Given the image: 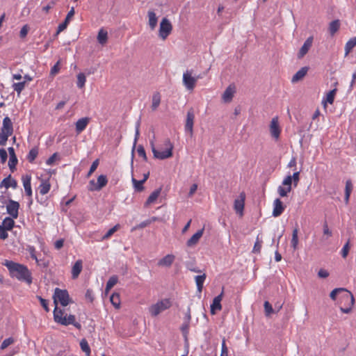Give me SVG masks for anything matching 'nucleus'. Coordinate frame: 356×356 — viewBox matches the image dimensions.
I'll list each match as a JSON object with an SVG mask.
<instances>
[{"instance_id":"nucleus-3","label":"nucleus","mask_w":356,"mask_h":356,"mask_svg":"<svg viewBox=\"0 0 356 356\" xmlns=\"http://www.w3.org/2000/svg\"><path fill=\"white\" fill-rule=\"evenodd\" d=\"M53 314L54 320L58 324L65 326L72 325L79 330L81 328V325L76 321L75 316L73 314L68 315L65 309H61L58 306H55Z\"/></svg>"},{"instance_id":"nucleus-17","label":"nucleus","mask_w":356,"mask_h":356,"mask_svg":"<svg viewBox=\"0 0 356 356\" xmlns=\"http://www.w3.org/2000/svg\"><path fill=\"white\" fill-rule=\"evenodd\" d=\"M313 38L309 37L304 42L303 45L300 48L299 52L298 53V58H303L309 50L310 47L312 45Z\"/></svg>"},{"instance_id":"nucleus-25","label":"nucleus","mask_w":356,"mask_h":356,"mask_svg":"<svg viewBox=\"0 0 356 356\" xmlns=\"http://www.w3.org/2000/svg\"><path fill=\"white\" fill-rule=\"evenodd\" d=\"M161 190H162V188L160 187V188L156 189L155 191H154L149 195L148 198L147 199L145 204V206H148V205H150V204L154 203L156 202V200H157V198L159 197V196L160 195Z\"/></svg>"},{"instance_id":"nucleus-47","label":"nucleus","mask_w":356,"mask_h":356,"mask_svg":"<svg viewBox=\"0 0 356 356\" xmlns=\"http://www.w3.org/2000/svg\"><path fill=\"white\" fill-rule=\"evenodd\" d=\"M155 220H156V218L154 217V218H152V220H147L143 221V222H140V224H138V225H136V227H133L131 231L133 232L137 229H143V228L148 226L152 222L155 221Z\"/></svg>"},{"instance_id":"nucleus-41","label":"nucleus","mask_w":356,"mask_h":356,"mask_svg":"<svg viewBox=\"0 0 356 356\" xmlns=\"http://www.w3.org/2000/svg\"><path fill=\"white\" fill-rule=\"evenodd\" d=\"M38 154V148L37 147H35L32 148L28 155H27V159L30 163H33Z\"/></svg>"},{"instance_id":"nucleus-50","label":"nucleus","mask_w":356,"mask_h":356,"mask_svg":"<svg viewBox=\"0 0 356 356\" xmlns=\"http://www.w3.org/2000/svg\"><path fill=\"white\" fill-rule=\"evenodd\" d=\"M342 291H345V288H336L331 291L330 293V297L332 300H335L337 298V296L338 294H341Z\"/></svg>"},{"instance_id":"nucleus-7","label":"nucleus","mask_w":356,"mask_h":356,"mask_svg":"<svg viewBox=\"0 0 356 356\" xmlns=\"http://www.w3.org/2000/svg\"><path fill=\"white\" fill-rule=\"evenodd\" d=\"M268 129L273 139L276 142L278 141L282 131L278 116H275L271 120Z\"/></svg>"},{"instance_id":"nucleus-54","label":"nucleus","mask_w":356,"mask_h":356,"mask_svg":"<svg viewBox=\"0 0 356 356\" xmlns=\"http://www.w3.org/2000/svg\"><path fill=\"white\" fill-rule=\"evenodd\" d=\"M292 184H293V182L292 181V179L291 178V175H287L283 180L282 185L284 187L292 189Z\"/></svg>"},{"instance_id":"nucleus-56","label":"nucleus","mask_w":356,"mask_h":356,"mask_svg":"<svg viewBox=\"0 0 356 356\" xmlns=\"http://www.w3.org/2000/svg\"><path fill=\"white\" fill-rule=\"evenodd\" d=\"M291 178L292 179V181L293 182V186L295 187H296L300 181V172L299 171L295 172L293 174V175H291Z\"/></svg>"},{"instance_id":"nucleus-32","label":"nucleus","mask_w":356,"mask_h":356,"mask_svg":"<svg viewBox=\"0 0 356 356\" xmlns=\"http://www.w3.org/2000/svg\"><path fill=\"white\" fill-rule=\"evenodd\" d=\"M356 46V36L350 38L345 45V56H347Z\"/></svg>"},{"instance_id":"nucleus-58","label":"nucleus","mask_w":356,"mask_h":356,"mask_svg":"<svg viewBox=\"0 0 356 356\" xmlns=\"http://www.w3.org/2000/svg\"><path fill=\"white\" fill-rule=\"evenodd\" d=\"M353 188V186L350 179H348L346 181V187H345V193L346 194H351Z\"/></svg>"},{"instance_id":"nucleus-12","label":"nucleus","mask_w":356,"mask_h":356,"mask_svg":"<svg viewBox=\"0 0 356 356\" xmlns=\"http://www.w3.org/2000/svg\"><path fill=\"white\" fill-rule=\"evenodd\" d=\"M74 8L72 7L68 12L64 22L58 25L56 31V35H58L60 32L63 31L67 27L71 19L74 17Z\"/></svg>"},{"instance_id":"nucleus-45","label":"nucleus","mask_w":356,"mask_h":356,"mask_svg":"<svg viewBox=\"0 0 356 356\" xmlns=\"http://www.w3.org/2000/svg\"><path fill=\"white\" fill-rule=\"evenodd\" d=\"M26 250L29 253L31 257L38 263V257L36 255L35 248L33 245H28L26 247Z\"/></svg>"},{"instance_id":"nucleus-51","label":"nucleus","mask_w":356,"mask_h":356,"mask_svg":"<svg viewBox=\"0 0 356 356\" xmlns=\"http://www.w3.org/2000/svg\"><path fill=\"white\" fill-rule=\"evenodd\" d=\"M337 92V89L331 90L327 94L326 97V101L325 102H327L330 104H332L334 102V96Z\"/></svg>"},{"instance_id":"nucleus-27","label":"nucleus","mask_w":356,"mask_h":356,"mask_svg":"<svg viewBox=\"0 0 356 356\" xmlns=\"http://www.w3.org/2000/svg\"><path fill=\"white\" fill-rule=\"evenodd\" d=\"M284 302L282 299L275 303L274 307L268 302V316L277 313L282 307Z\"/></svg>"},{"instance_id":"nucleus-38","label":"nucleus","mask_w":356,"mask_h":356,"mask_svg":"<svg viewBox=\"0 0 356 356\" xmlns=\"http://www.w3.org/2000/svg\"><path fill=\"white\" fill-rule=\"evenodd\" d=\"M118 281V277L116 275L111 276L106 285V292L109 291L117 283Z\"/></svg>"},{"instance_id":"nucleus-16","label":"nucleus","mask_w":356,"mask_h":356,"mask_svg":"<svg viewBox=\"0 0 356 356\" xmlns=\"http://www.w3.org/2000/svg\"><path fill=\"white\" fill-rule=\"evenodd\" d=\"M341 303L348 302V305L353 307L355 303V298L351 292L345 289V291H342L341 295L339 297Z\"/></svg>"},{"instance_id":"nucleus-18","label":"nucleus","mask_w":356,"mask_h":356,"mask_svg":"<svg viewBox=\"0 0 356 356\" xmlns=\"http://www.w3.org/2000/svg\"><path fill=\"white\" fill-rule=\"evenodd\" d=\"M204 228H202L195 233L186 242L188 247H193L197 244L204 234Z\"/></svg>"},{"instance_id":"nucleus-11","label":"nucleus","mask_w":356,"mask_h":356,"mask_svg":"<svg viewBox=\"0 0 356 356\" xmlns=\"http://www.w3.org/2000/svg\"><path fill=\"white\" fill-rule=\"evenodd\" d=\"M223 296V291L215 297L213 300V302L211 305V314H216L217 311H220L222 309L221 301Z\"/></svg>"},{"instance_id":"nucleus-35","label":"nucleus","mask_w":356,"mask_h":356,"mask_svg":"<svg viewBox=\"0 0 356 356\" xmlns=\"http://www.w3.org/2000/svg\"><path fill=\"white\" fill-rule=\"evenodd\" d=\"M195 280L197 290L199 291V292H201L203 288L204 282L206 280V274L204 273L203 275H197L195 276Z\"/></svg>"},{"instance_id":"nucleus-5","label":"nucleus","mask_w":356,"mask_h":356,"mask_svg":"<svg viewBox=\"0 0 356 356\" xmlns=\"http://www.w3.org/2000/svg\"><path fill=\"white\" fill-rule=\"evenodd\" d=\"M202 78L201 76H193V70H186L183 74V84L185 88L190 91H193L195 88L197 81L199 79Z\"/></svg>"},{"instance_id":"nucleus-61","label":"nucleus","mask_w":356,"mask_h":356,"mask_svg":"<svg viewBox=\"0 0 356 356\" xmlns=\"http://www.w3.org/2000/svg\"><path fill=\"white\" fill-rule=\"evenodd\" d=\"M220 356H228V349L226 346L225 339H223L222 341L221 353Z\"/></svg>"},{"instance_id":"nucleus-31","label":"nucleus","mask_w":356,"mask_h":356,"mask_svg":"<svg viewBox=\"0 0 356 356\" xmlns=\"http://www.w3.org/2000/svg\"><path fill=\"white\" fill-rule=\"evenodd\" d=\"M108 179L105 175H99L97 177V186L92 188V189H96V191H100L102 188L106 186Z\"/></svg>"},{"instance_id":"nucleus-4","label":"nucleus","mask_w":356,"mask_h":356,"mask_svg":"<svg viewBox=\"0 0 356 356\" xmlns=\"http://www.w3.org/2000/svg\"><path fill=\"white\" fill-rule=\"evenodd\" d=\"M171 306V300L169 298H164L149 306L148 311L152 317H156L161 312L169 309Z\"/></svg>"},{"instance_id":"nucleus-39","label":"nucleus","mask_w":356,"mask_h":356,"mask_svg":"<svg viewBox=\"0 0 356 356\" xmlns=\"http://www.w3.org/2000/svg\"><path fill=\"white\" fill-rule=\"evenodd\" d=\"M110 300L112 305L116 308L118 309L120 307V294L117 293H114L111 295L110 298Z\"/></svg>"},{"instance_id":"nucleus-59","label":"nucleus","mask_w":356,"mask_h":356,"mask_svg":"<svg viewBox=\"0 0 356 356\" xmlns=\"http://www.w3.org/2000/svg\"><path fill=\"white\" fill-rule=\"evenodd\" d=\"M60 71V60H58L51 69L50 74L52 76H55Z\"/></svg>"},{"instance_id":"nucleus-2","label":"nucleus","mask_w":356,"mask_h":356,"mask_svg":"<svg viewBox=\"0 0 356 356\" xmlns=\"http://www.w3.org/2000/svg\"><path fill=\"white\" fill-rule=\"evenodd\" d=\"M150 146L154 157L164 160L172 156L173 144L168 138H164L156 147L153 140H150Z\"/></svg>"},{"instance_id":"nucleus-34","label":"nucleus","mask_w":356,"mask_h":356,"mask_svg":"<svg viewBox=\"0 0 356 356\" xmlns=\"http://www.w3.org/2000/svg\"><path fill=\"white\" fill-rule=\"evenodd\" d=\"M108 40V33L106 31H105L103 29H101L99 31L98 35H97V40L99 43L101 44H104L106 43Z\"/></svg>"},{"instance_id":"nucleus-26","label":"nucleus","mask_w":356,"mask_h":356,"mask_svg":"<svg viewBox=\"0 0 356 356\" xmlns=\"http://www.w3.org/2000/svg\"><path fill=\"white\" fill-rule=\"evenodd\" d=\"M4 186L6 188L12 187L15 188L17 187V181L11 177L10 175L4 178L0 184V187Z\"/></svg>"},{"instance_id":"nucleus-24","label":"nucleus","mask_w":356,"mask_h":356,"mask_svg":"<svg viewBox=\"0 0 356 356\" xmlns=\"http://www.w3.org/2000/svg\"><path fill=\"white\" fill-rule=\"evenodd\" d=\"M309 67H303L300 70H299L292 77L291 82L297 83L299 81L302 80L305 75L307 74Z\"/></svg>"},{"instance_id":"nucleus-19","label":"nucleus","mask_w":356,"mask_h":356,"mask_svg":"<svg viewBox=\"0 0 356 356\" xmlns=\"http://www.w3.org/2000/svg\"><path fill=\"white\" fill-rule=\"evenodd\" d=\"M194 119H195V115H194L193 111L191 109V110L188 111L187 113L186 124H185L186 131L190 132L191 134H193Z\"/></svg>"},{"instance_id":"nucleus-55","label":"nucleus","mask_w":356,"mask_h":356,"mask_svg":"<svg viewBox=\"0 0 356 356\" xmlns=\"http://www.w3.org/2000/svg\"><path fill=\"white\" fill-rule=\"evenodd\" d=\"M17 163V156H10V159L8 161V165L11 171H13V170L15 168V166Z\"/></svg>"},{"instance_id":"nucleus-21","label":"nucleus","mask_w":356,"mask_h":356,"mask_svg":"<svg viewBox=\"0 0 356 356\" xmlns=\"http://www.w3.org/2000/svg\"><path fill=\"white\" fill-rule=\"evenodd\" d=\"M31 175H25L22 177V182L24 188V191L26 195L31 197L32 196V189H31Z\"/></svg>"},{"instance_id":"nucleus-48","label":"nucleus","mask_w":356,"mask_h":356,"mask_svg":"<svg viewBox=\"0 0 356 356\" xmlns=\"http://www.w3.org/2000/svg\"><path fill=\"white\" fill-rule=\"evenodd\" d=\"M14 342H15V339L13 337H8L3 341V342L1 343V344L0 346V349L4 350L6 348H8L9 346L14 343Z\"/></svg>"},{"instance_id":"nucleus-23","label":"nucleus","mask_w":356,"mask_h":356,"mask_svg":"<svg viewBox=\"0 0 356 356\" xmlns=\"http://www.w3.org/2000/svg\"><path fill=\"white\" fill-rule=\"evenodd\" d=\"M1 131L6 132L7 134H10L11 135L13 134V122L9 117L6 116L3 118Z\"/></svg>"},{"instance_id":"nucleus-60","label":"nucleus","mask_w":356,"mask_h":356,"mask_svg":"<svg viewBox=\"0 0 356 356\" xmlns=\"http://www.w3.org/2000/svg\"><path fill=\"white\" fill-rule=\"evenodd\" d=\"M38 298L41 305L44 308V309L47 312H49V306H48V301L47 300L42 298L41 296H38Z\"/></svg>"},{"instance_id":"nucleus-53","label":"nucleus","mask_w":356,"mask_h":356,"mask_svg":"<svg viewBox=\"0 0 356 356\" xmlns=\"http://www.w3.org/2000/svg\"><path fill=\"white\" fill-rule=\"evenodd\" d=\"M99 159H96L95 161H94L90 166V168L87 174V177H90L92 174L96 170V169L97 168L98 165H99Z\"/></svg>"},{"instance_id":"nucleus-46","label":"nucleus","mask_w":356,"mask_h":356,"mask_svg":"<svg viewBox=\"0 0 356 356\" xmlns=\"http://www.w3.org/2000/svg\"><path fill=\"white\" fill-rule=\"evenodd\" d=\"M132 182L134 184V187L136 191L140 192L144 190V180L138 181L136 179L132 178Z\"/></svg>"},{"instance_id":"nucleus-57","label":"nucleus","mask_w":356,"mask_h":356,"mask_svg":"<svg viewBox=\"0 0 356 356\" xmlns=\"http://www.w3.org/2000/svg\"><path fill=\"white\" fill-rule=\"evenodd\" d=\"M137 154L139 156L142 157L145 161H147V156L145 150L142 145H139L137 148Z\"/></svg>"},{"instance_id":"nucleus-49","label":"nucleus","mask_w":356,"mask_h":356,"mask_svg":"<svg viewBox=\"0 0 356 356\" xmlns=\"http://www.w3.org/2000/svg\"><path fill=\"white\" fill-rule=\"evenodd\" d=\"M11 134H7L6 132L1 131L0 132V145L4 146L6 144V142L8 139V137L10 136Z\"/></svg>"},{"instance_id":"nucleus-8","label":"nucleus","mask_w":356,"mask_h":356,"mask_svg":"<svg viewBox=\"0 0 356 356\" xmlns=\"http://www.w3.org/2000/svg\"><path fill=\"white\" fill-rule=\"evenodd\" d=\"M172 26L170 22L165 17L163 18L159 27V36L163 40L171 33Z\"/></svg>"},{"instance_id":"nucleus-6","label":"nucleus","mask_w":356,"mask_h":356,"mask_svg":"<svg viewBox=\"0 0 356 356\" xmlns=\"http://www.w3.org/2000/svg\"><path fill=\"white\" fill-rule=\"evenodd\" d=\"M54 302L57 306L60 302L63 307H66L70 301V296L67 290L56 288L53 296Z\"/></svg>"},{"instance_id":"nucleus-37","label":"nucleus","mask_w":356,"mask_h":356,"mask_svg":"<svg viewBox=\"0 0 356 356\" xmlns=\"http://www.w3.org/2000/svg\"><path fill=\"white\" fill-rule=\"evenodd\" d=\"M15 225V221L13 218L6 217L3 220L1 226H3L6 229L11 230Z\"/></svg>"},{"instance_id":"nucleus-14","label":"nucleus","mask_w":356,"mask_h":356,"mask_svg":"<svg viewBox=\"0 0 356 356\" xmlns=\"http://www.w3.org/2000/svg\"><path fill=\"white\" fill-rule=\"evenodd\" d=\"M236 92V87L234 85H229L222 95V99L224 102H230Z\"/></svg>"},{"instance_id":"nucleus-28","label":"nucleus","mask_w":356,"mask_h":356,"mask_svg":"<svg viewBox=\"0 0 356 356\" xmlns=\"http://www.w3.org/2000/svg\"><path fill=\"white\" fill-rule=\"evenodd\" d=\"M148 23L152 30H154L157 25V17L154 11H148Z\"/></svg>"},{"instance_id":"nucleus-42","label":"nucleus","mask_w":356,"mask_h":356,"mask_svg":"<svg viewBox=\"0 0 356 356\" xmlns=\"http://www.w3.org/2000/svg\"><path fill=\"white\" fill-rule=\"evenodd\" d=\"M86 82V75L81 72L77 74V82L76 85L79 88H83L85 86Z\"/></svg>"},{"instance_id":"nucleus-22","label":"nucleus","mask_w":356,"mask_h":356,"mask_svg":"<svg viewBox=\"0 0 356 356\" xmlns=\"http://www.w3.org/2000/svg\"><path fill=\"white\" fill-rule=\"evenodd\" d=\"M89 122H90V118L88 117L79 119L75 124L76 131L78 134L81 133L83 130L86 129Z\"/></svg>"},{"instance_id":"nucleus-63","label":"nucleus","mask_w":356,"mask_h":356,"mask_svg":"<svg viewBox=\"0 0 356 356\" xmlns=\"http://www.w3.org/2000/svg\"><path fill=\"white\" fill-rule=\"evenodd\" d=\"M7 231L8 230L6 229L3 226H1L0 225V238L1 239L5 240L8 238V234Z\"/></svg>"},{"instance_id":"nucleus-9","label":"nucleus","mask_w":356,"mask_h":356,"mask_svg":"<svg viewBox=\"0 0 356 356\" xmlns=\"http://www.w3.org/2000/svg\"><path fill=\"white\" fill-rule=\"evenodd\" d=\"M245 197V192H241L234 202V209L241 218L243 216Z\"/></svg>"},{"instance_id":"nucleus-1","label":"nucleus","mask_w":356,"mask_h":356,"mask_svg":"<svg viewBox=\"0 0 356 356\" xmlns=\"http://www.w3.org/2000/svg\"><path fill=\"white\" fill-rule=\"evenodd\" d=\"M3 264L8 268L11 277L28 284L32 283V275L27 266L9 260H5Z\"/></svg>"},{"instance_id":"nucleus-64","label":"nucleus","mask_w":356,"mask_h":356,"mask_svg":"<svg viewBox=\"0 0 356 356\" xmlns=\"http://www.w3.org/2000/svg\"><path fill=\"white\" fill-rule=\"evenodd\" d=\"M350 249L349 241H348L343 246L341 250V256L343 258H346L348 254Z\"/></svg>"},{"instance_id":"nucleus-33","label":"nucleus","mask_w":356,"mask_h":356,"mask_svg":"<svg viewBox=\"0 0 356 356\" xmlns=\"http://www.w3.org/2000/svg\"><path fill=\"white\" fill-rule=\"evenodd\" d=\"M340 27V22L339 19L333 20L330 22L329 26V31L331 35H334Z\"/></svg>"},{"instance_id":"nucleus-13","label":"nucleus","mask_w":356,"mask_h":356,"mask_svg":"<svg viewBox=\"0 0 356 356\" xmlns=\"http://www.w3.org/2000/svg\"><path fill=\"white\" fill-rule=\"evenodd\" d=\"M285 208H286V206L280 200V198L275 199L273 202V216L274 217L280 216L283 213Z\"/></svg>"},{"instance_id":"nucleus-44","label":"nucleus","mask_w":356,"mask_h":356,"mask_svg":"<svg viewBox=\"0 0 356 356\" xmlns=\"http://www.w3.org/2000/svg\"><path fill=\"white\" fill-rule=\"evenodd\" d=\"M26 86V81H24L22 82L14 83L13 84V90L17 92V95H19L22 91L24 89Z\"/></svg>"},{"instance_id":"nucleus-29","label":"nucleus","mask_w":356,"mask_h":356,"mask_svg":"<svg viewBox=\"0 0 356 356\" xmlns=\"http://www.w3.org/2000/svg\"><path fill=\"white\" fill-rule=\"evenodd\" d=\"M51 188L50 183L48 180H42L39 186V191L41 195H46Z\"/></svg>"},{"instance_id":"nucleus-30","label":"nucleus","mask_w":356,"mask_h":356,"mask_svg":"<svg viewBox=\"0 0 356 356\" xmlns=\"http://www.w3.org/2000/svg\"><path fill=\"white\" fill-rule=\"evenodd\" d=\"M298 229L296 227L293 230L292 238H291V247L294 250L298 249Z\"/></svg>"},{"instance_id":"nucleus-62","label":"nucleus","mask_w":356,"mask_h":356,"mask_svg":"<svg viewBox=\"0 0 356 356\" xmlns=\"http://www.w3.org/2000/svg\"><path fill=\"white\" fill-rule=\"evenodd\" d=\"M29 30V27L27 24L23 26V27L21 29L20 32H19L20 38H24L27 35Z\"/></svg>"},{"instance_id":"nucleus-15","label":"nucleus","mask_w":356,"mask_h":356,"mask_svg":"<svg viewBox=\"0 0 356 356\" xmlns=\"http://www.w3.org/2000/svg\"><path fill=\"white\" fill-rule=\"evenodd\" d=\"M175 260V256L172 254H168L158 261L157 265L159 267L169 268L172 266Z\"/></svg>"},{"instance_id":"nucleus-20","label":"nucleus","mask_w":356,"mask_h":356,"mask_svg":"<svg viewBox=\"0 0 356 356\" xmlns=\"http://www.w3.org/2000/svg\"><path fill=\"white\" fill-rule=\"evenodd\" d=\"M83 269V261L81 259H78L72 267V278L76 280L79 276Z\"/></svg>"},{"instance_id":"nucleus-40","label":"nucleus","mask_w":356,"mask_h":356,"mask_svg":"<svg viewBox=\"0 0 356 356\" xmlns=\"http://www.w3.org/2000/svg\"><path fill=\"white\" fill-rule=\"evenodd\" d=\"M161 103V95L159 92H156L152 96V110H156Z\"/></svg>"},{"instance_id":"nucleus-10","label":"nucleus","mask_w":356,"mask_h":356,"mask_svg":"<svg viewBox=\"0 0 356 356\" xmlns=\"http://www.w3.org/2000/svg\"><path fill=\"white\" fill-rule=\"evenodd\" d=\"M19 204L13 200H10L8 204L6 206V210L8 213L13 218H17L19 214Z\"/></svg>"},{"instance_id":"nucleus-52","label":"nucleus","mask_w":356,"mask_h":356,"mask_svg":"<svg viewBox=\"0 0 356 356\" xmlns=\"http://www.w3.org/2000/svg\"><path fill=\"white\" fill-rule=\"evenodd\" d=\"M291 189L282 186H280L277 188V192L280 197H286L287 194L291 192Z\"/></svg>"},{"instance_id":"nucleus-36","label":"nucleus","mask_w":356,"mask_h":356,"mask_svg":"<svg viewBox=\"0 0 356 356\" xmlns=\"http://www.w3.org/2000/svg\"><path fill=\"white\" fill-rule=\"evenodd\" d=\"M81 350L85 353L86 356H90L91 350L89 344L86 339H82L80 341Z\"/></svg>"},{"instance_id":"nucleus-43","label":"nucleus","mask_w":356,"mask_h":356,"mask_svg":"<svg viewBox=\"0 0 356 356\" xmlns=\"http://www.w3.org/2000/svg\"><path fill=\"white\" fill-rule=\"evenodd\" d=\"M120 228V224L115 225L113 227L110 229L102 238V241L108 239L115 232Z\"/></svg>"}]
</instances>
